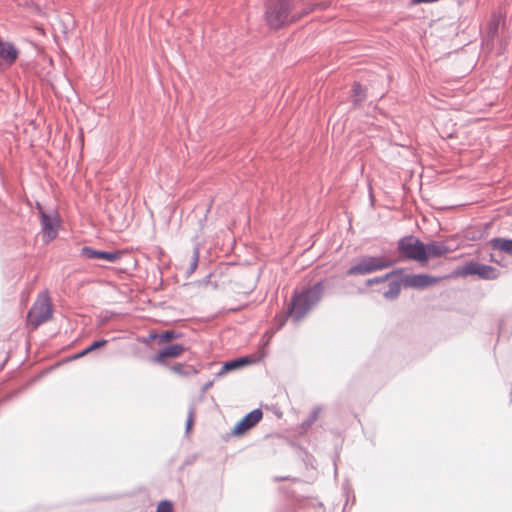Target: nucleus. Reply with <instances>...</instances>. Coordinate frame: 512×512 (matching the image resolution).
Here are the masks:
<instances>
[{"instance_id":"1","label":"nucleus","mask_w":512,"mask_h":512,"mask_svg":"<svg viewBox=\"0 0 512 512\" xmlns=\"http://www.w3.org/2000/svg\"><path fill=\"white\" fill-rule=\"evenodd\" d=\"M330 6L327 1L268 0L266 20L271 28L279 29L300 21L302 18Z\"/></svg>"},{"instance_id":"2","label":"nucleus","mask_w":512,"mask_h":512,"mask_svg":"<svg viewBox=\"0 0 512 512\" xmlns=\"http://www.w3.org/2000/svg\"><path fill=\"white\" fill-rule=\"evenodd\" d=\"M322 286L315 285L300 294L294 295L289 314L295 319L300 320L321 298Z\"/></svg>"},{"instance_id":"3","label":"nucleus","mask_w":512,"mask_h":512,"mask_svg":"<svg viewBox=\"0 0 512 512\" xmlns=\"http://www.w3.org/2000/svg\"><path fill=\"white\" fill-rule=\"evenodd\" d=\"M52 317V305L47 292L39 294L27 317L28 325L36 329Z\"/></svg>"},{"instance_id":"4","label":"nucleus","mask_w":512,"mask_h":512,"mask_svg":"<svg viewBox=\"0 0 512 512\" xmlns=\"http://www.w3.org/2000/svg\"><path fill=\"white\" fill-rule=\"evenodd\" d=\"M393 261L385 256L381 257H364L356 265L350 267L347 275L369 274L378 270L390 267Z\"/></svg>"},{"instance_id":"5","label":"nucleus","mask_w":512,"mask_h":512,"mask_svg":"<svg viewBox=\"0 0 512 512\" xmlns=\"http://www.w3.org/2000/svg\"><path fill=\"white\" fill-rule=\"evenodd\" d=\"M469 275H477L485 280H494L499 276V271L492 266L470 261L465 265L458 267L451 276L466 277Z\"/></svg>"},{"instance_id":"6","label":"nucleus","mask_w":512,"mask_h":512,"mask_svg":"<svg viewBox=\"0 0 512 512\" xmlns=\"http://www.w3.org/2000/svg\"><path fill=\"white\" fill-rule=\"evenodd\" d=\"M399 251L408 259L426 264L424 243L414 236L402 238L398 243Z\"/></svg>"},{"instance_id":"7","label":"nucleus","mask_w":512,"mask_h":512,"mask_svg":"<svg viewBox=\"0 0 512 512\" xmlns=\"http://www.w3.org/2000/svg\"><path fill=\"white\" fill-rule=\"evenodd\" d=\"M449 277L450 276L434 277L427 274H412L405 277L404 283L408 287L423 289L435 285L443 279H447Z\"/></svg>"},{"instance_id":"8","label":"nucleus","mask_w":512,"mask_h":512,"mask_svg":"<svg viewBox=\"0 0 512 512\" xmlns=\"http://www.w3.org/2000/svg\"><path fill=\"white\" fill-rule=\"evenodd\" d=\"M263 413L260 409H255L243 417L233 428L234 435H243L254 427L261 419Z\"/></svg>"},{"instance_id":"9","label":"nucleus","mask_w":512,"mask_h":512,"mask_svg":"<svg viewBox=\"0 0 512 512\" xmlns=\"http://www.w3.org/2000/svg\"><path fill=\"white\" fill-rule=\"evenodd\" d=\"M41 225L43 232V239L45 242H50L56 238L59 228V219L57 216L47 215L41 212Z\"/></svg>"},{"instance_id":"10","label":"nucleus","mask_w":512,"mask_h":512,"mask_svg":"<svg viewBox=\"0 0 512 512\" xmlns=\"http://www.w3.org/2000/svg\"><path fill=\"white\" fill-rule=\"evenodd\" d=\"M454 248L450 247L446 241H432L424 244V253L426 263L430 258L442 257L452 252Z\"/></svg>"},{"instance_id":"11","label":"nucleus","mask_w":512,"mask_h":512,"mask_svg":"<svg viewBox=\"0 0 512 512\" xmlns=\"http://www.w3.org/2000/svg\"><path fill=\"white\" fill-rule=\"evenodd\" d=\"M19 52L14 45L1 42L0 43V70L9 68L18 58Z\"/></svg>"},{"instance_id":"12","label":"nucleus","mask_w":512,"mask_h":512,"mask_svg":"<svg viewBox=\"0 0 512 512\" xmlns=\"http://www.w3.org/2000/svg\"><path fill=\"white\" fill-rule=\"evenodd\" d=\"M186 348L182 344H172L164 349H162L158 354H156L152 361L157 364H165L167 359H173L180 357Z\"/></svg>"},{"instance_id":"13","label":"nucleus","mask_w":512,"mask_h":512,"mask_svg":"<svg viewBox=\"0 0 512 512\" xmlns=\"http://www.w3.org/2000/svg\"><path fill=\"white\" fill-rule=\"evenodd\" d=\"M82 256L88 258V259H102L108 262H115L120 259L121 252L120 251H113V252H106V251H99L95 250L91 247H83L81 250Z\"/></svg>"},{"instance_id":"14","label":"nucleus","mask_w":512,"mask_h":512,"mask_svg":"<svg viewBox=\"0 0 512 512\" xmlns=\"http://www.w3.org/2000/svg\"><path fill=\"white\" fill-rule=\"evenodd\" d=\"M489 244L492 249L501 251L512 257V239L492 238Z\"/></svg>"},{"instance_id":"15","label":"nucleus","mask_w":512,"mask_h":512,"mask_svg":"<svg viewBox=\"0 0 512 512\" xmlns=\"http://www.w3.org/2000/svg\"><path fill=\"white\" fill-rule=\"evenodd\" d=\"M250 363H252V360L249 357H240L238 359L226 362L223 365L222 370L224 372H227V371H231V370L243 367V366L248 365Z\"/></svg>"},{"instance_id":"16","label":"nucleus","mask_w":512,"mask_h":512,"mask_svg":"<svg viewBox=\"0 0 512 512\" xmlns=\"http://www.w3.org/2000/svg\"><path fill=\"white\" fill-rule=\"evenodd\" d=\"M170 369L175 374L182 375V376H188L190 374L196 373V370L192 366L182 364V363H176L173 366H171Z\"/></svg>"},{"instance_id":"17","label":"nucleus","mask_w":512,"mask_h":512,"mask_svg":"<svg viewBox=\"0 0 512 512\" xmlns=\"http://www.w3.org/2000/svg\"><path fill=\"white\" fill-rule=\"evenodd\" d=\"M152 338H158L160 342H169L171 340H174L178 337L176 332L169 330L161 333L160 335H151Z\"/></svg>"},{"instance_id":"18","label":"nucleus","mask_w":512,"mask_h":512,"mask_svg":"<svg viewBox=\"0 0 512 512\" xmlns=\"http://www.w3.org/2000/svg\"><path fill=\"white\" fill-rule=\"evenodd\" d=\"M107 343V340L105 339H102V340H98V341H94L90 346H88L80 355L83 356V355H86L100 347H103L105 346Z\"/></svg>"},{"instance_id":"19","label":"nucleus","mask_w":512,"mask_h":512,"mask_svg":"<svg viewBox=\"0 0 512 512\" xmlns=\"http://www.w3.org/2000/svg\"><path fill=\"white\" fill-rule=\"evenodd\" d=\"M400 293V286L397 283H393L389 290L384 293V296L388 299L396 298Z\"/></svg>"},{"instance_id":"20","label":"nucleus","mask_w":512,"mask_h":512,"mask_svg":"<svg viewBox=\"0 0 512 512\" xmlns=\"http://www.w3.org/2000/svg\"><path fill=\"white\" fill-rule=\"evenodd\" d=\"M156 512H173V504L170 501H161L156 509Z\"/></svg>"},{"instance_id":"21","label":"nucleus","mask_w":512,"mask_h":512,"mask_svg":"<svg viewBox=\"0 0 512 512\" xmlns=\"http://www.w3.org/2000/svg\"><path fill=\"white\" fill-rule=\"evenodd\" d=\"M191 261H192V268L195 269L197 266V262H198V251L194 252Z\"/></svg>"},{"instance_id":"22","label":"nucleus","mask_w":512,"mask_h":512,"mask_svg":"<svg viewBox=\"0 0 512 512\" xmlns=\"http://www.w3.org/2000/svg\"><path fill=\"white\" fill-rule=\"evenodd\" d=\"M362 90V87L360 84H355L354 87H353V91L355 92L356 95H358Z\"/></svg>"},{"instance_id":"23","label":"nucleus","mask_w":512,"mask_h":512,"mask_svg":"<svg viewBox=\"0 0 512 512\" xmlns=\"http://www.w3.org/2000/svg\"><path fill=\"white\" fill-rule=\"evenodd\" d=\"M192 423H193V419H192V418H189V419H188V422H187V429H190V428H191Z\"/></svg>"},{"instance_id":"24","label":"nucleus","mask_w":512,"mask_h":512,"mask_svg":"<svg viewBox=\"0 0 512 512\" xmlns=\"http://www.w3.org/2000/svg\"><path fill=\"white\" fill-rule=\"evenodd\" d=\"M378 281H380V279H378V278H377V279H375V280H369V283H372V282H378Z\"/></svg>"}]
</instances>
